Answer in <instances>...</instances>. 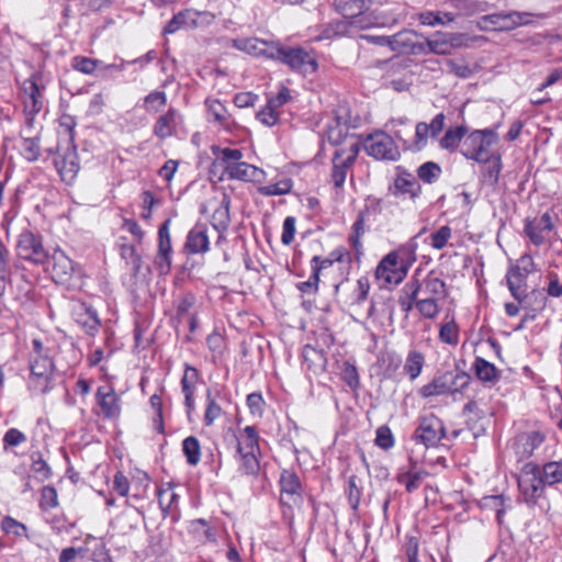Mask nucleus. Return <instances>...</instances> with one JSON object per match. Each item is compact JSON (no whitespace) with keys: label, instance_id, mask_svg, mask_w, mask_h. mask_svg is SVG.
Returning a JSON list of instances; mask_svg holds the SVG:
<instances>
[{"label":"nucleus","instance_id":"obj_13","mask_svg":"<svg viewBox=\"0 0 562 562\" xmlns=\"http://www.w3.org/2000/svg\"><path fill=\"white\" fill-rule=\"evenodd\" d=\"M171 220H166L158 229V251L154 265L159 274H168L171 270V237L169 232Z\"/></svg>","mask_w":562,"mask_h":562},{"label":"nucleus","instance_id":"obj_11","mask_svg":"<svg viewBox=\"0 0 562 562\" xmlns=\"http://www.w3.org/2000/svg\"><path fill=\"white\" fill-rule=\"evenodd\" d=\"M521 265L510 266L507 274V286L514 299H519V294L526 291L527 278L532 272L533 261L531 257L524 256L520 258Z\"/></svg>","mask_w":562,"mask_h":562},{"label":"nucleus","instance_id":"obj_20","mask_svg":"<svg viewBox=\"0 0 562 562\" xmlns=\"http://www.w3.org/2000/svg\"><path fill=\"white\" fill-rule=\"evenodd\" d=\"M76 273V265L63 251H55L52 263V278L56 283L68 284Z\"/></svg>","mask_w":562,"mask_h":562},{"label":"nucleus","instance_id":"obj_50","mask_svg":"<svg viewBox=\"0 0 562 562\" xmlns=\"http://www.w3.org/2000/svg\"><path fill=\"white\" fill-rule=\"evenodd\" d=\"M143 108L148 113H158L167 104L165 91H151L144 99Z\"/></svg>","mask_w":562,"mask_h":562},{"label":"nucleus","instance_id":"obj_33","mask_svg":"<svg viewBox=\"0 0 562 562\" xmlns=\"http://www.w3.org/2000/svg\"><path fill=\"white\" fill-rule=\"evenodd\" d=\"M481 164L485 165L482 172V181L490 187H495L498 183L499 173L503 168L501 154L492 153Z\"/></svg>","mask_w":562,"mask_h":562},{"label":"nucleus","instance_id":"obj_53","mask_svg":"<svg viewBox=\"0 0 562 562\" xmlns=\"http://www.w3.org/2000/svg\"><path fill=\"white\" fill-rule=\"evenodd\" d=\"M351 135H349V130L338 125L336 122H333L328 125L327 130V138L328 142L336 146L337 148L344 145Z\"/></svg>","mask_w":562,"mask_h":562},{"label":"nucleus","instance_id":"obj_5","mask_svg":"<svg viewBox=\"0 0 562 562\" xmlns=\"http://www.w3.org/2000/svg\"><path fill=\"white\" fill-rule=\"evenodd\" d=\"M372 0H334L335 9L345 19H351V24L357 29H368L373 26L374 20L368 10Z\"/></svg>","mask_w":562,"mask_h":562},{"label":"nucleus","instance_id":"obj_45","mask_svg":"<svg viewBox=\"0 0 562 562\" xmlns=\"http://www.w3.org/2000/svg\"><path fill=\"white\" fill-rule=\"evenodd\" d=\"M334 122H336L338 125H341L348 130L350 128H357L360 123V116L359 115H352L351 110L349 106L345 104H340L337 106V109L334 111Z\"/></svg>","mask_w":562,"mask_h":562},{"label":"nucleus","instance_id":"obj_29","mask_svg":"<svg viewBox=\"0 0 562 562\" xmlns=\"http://www.w3.org/2000/svg\"><path fill=\"white\" fill-rule=\"evenodd\" d=\"M521 308L532 313L531 319H535L537 314L542 312L547 305V295L543 290L535 289L529 293L526 291L519 294V299H515Z\"/></svg>","mask_w":562,"mask_h":562},{"label":"nucleus","instance_id":"obj_60","mask_svg":"<svg viewBox=\"0 0 562 562\" xmlns=\"http://www.w3.org/2000/svg\"><path fill=\"white\" fill-rule=\"evenodd\" d=\"M341 378L351 390L356 391L359 389L360 378L357 368L348 361L344 362Z\"/></svg>","mask_w":562,"mask_h":562},{"label":"nucleus","instance_id":"obj_37","mask_svg":"<svg viewBox=\"0 0 562 562\" xmlns=\"http://www.w3.org/2000/svg\"><path fill=\"white\" fill-rule=\"evenodd\" d=\"M221 397V392H213L211 389L206 390L205 400L206 407L204 413V424L206 426L213 425V423L223 414V409L218 404L217 400Z\"/></svg>","mask_w":562,"mask_h":562},{"label":"nucleus","instance_id":"obj_35","mask_svg":"<svg viewBox=\"0 0 562 562\" xmlns=\"http://www.w3.org/2000/svg\"><path fill=\"white\" fill-rule=\"evenodd\" d=\"M543 440L544 437L539 431H531L519 436L515 442L517 454H519L520 458L530 457Z\"/></svg>","mask_w":562,"mask_h":562},{"label":"nucleus","instance_id":"obj_47","mask_svg":"<svg viewBox=\"0 0 562 562\" xmlns=\"http://www.w3.org/2000/svg\"><path fill=\"white\" fill-rule=\"evenodd\" d=\"M196 300L193 293L188 292L184 293L181 297H179L176 305V316L173 322L177 326H179L186 316L190 317V310L195 304Z\"/></svg>","mask_w":562,"mask_h":562},{"label":"nucleus","instance_id":"obj_52","mask_svg":"<svg viewBox=\"0 0 562 562\" xmlns=\"http://www.w3.org/2000/svg\"><path fill=\"white\" fill-rule=\"evenodd\" d=\"M102 61L99 59H93L86 56H75L71 59V67L85 75L93 74L99 67H101Z\"/></svg>","mask_w":562,"mask_h":562},{"label":"nucleus","instance_id":"obj_44","mask_svg":"<svg viewBox=\"0 0 562 562\" xmlns=\"http://www.w3.org/2000/svg\"><path fill=\"white\" fill-rule=\"evenodd\" d=\"M428 475L429 473L425 470L411 469L409 471L400 474L397 481L398 483L405 485V488L408 493H413L419 487L422 481Z\"/></svg>","mask_w":562,"mask_h":562},{"label":"nucleus","instance_id":"obj_15","mask_svg":"<svg viewBox=\"0 0 562 562\" xmlns=\"http://www.w3.org/2000/svg\"><path fill=\"white\" fill-rule=\"evenodd\" d=\"M423 188L418 179L405 168L396 167L394 179V195H407L409 200L416 201L422 195Z\"/></svg>","mask_w":562,"mask_h":562},{"label":"nucleus","instance_id":"obj_28","mask_svg":"<svg viewBox=\"0 0 562 562\" xmlns=\"http://www.w3.org/2000/svg\"><path fill=\"white\" fill-rule=\"evenodd\" d=\"M198 379H199V371L194 367L186 363L184 373H183V376L181 379V390H182V393L184 395V405H186V408H187L188 416H190L191 413L195 408V405H194V389H195L194 384L198 381Z\"/></svg>","mask_w":562,"mask_h":562},{"label":"nucleus","instance_id":"obj_31","mask_svg":"<svg viewBox=\"0 0 562 562\" xmlns=\"http://www.w3.org/2000/svg\"><path fill=\"white\" fill-rule=\"evenodd\" d=\"M468 133V126L464 124L449 127L439 140L440 148L454 153L462 146V142Z\"/></svg>","mask_w":562,"mask_h":562},{"label":"nucleus","instance_id":"obj_39","mask_svg":"<svg viewBox=\"0 0 562 562\" xmlns=\"http://www.w3.org/2000/svg\"><path fill=\"white\" fill-rule=\"evenodd\" d=\"M539 472L546 486H552L562 482V462L551 461L539 465Z\"/></svg>","mask_w":562,"mask_h":562},{"label":"nucleus","instance_id":"obj_41","mask_svg":"<svg viewBox=\"0 0 562 562\" xmlns=\"http://www.w3.org/2000/svg\"><path fill=\"white\" fill-rule=\"evenodd\" d=\"M425 364V357L420 351L409 350L404 364V371L411 380H415L422 373Z\"/></svg>","mask_w":562,"mask_h":562},{"label":"nucleus","instance_id":"obj_17","mask_svg":"<svg viewBox=\"0 0 562 562\" xmlns=\"http://www.w3.org/2000/svg\"><path fill=\"white\" fill-rule=\"evenodd\" d=\"M278 43L256 37L234 40V47L256 57L273 59Z\"/></svg>","mask_w":562,"mask_h":562},{"label":"nucleus","instance_id":"obj_25","mask_svg":"<svg viewBox=\"0 0 562 562\" xmlns=\"http://www.w3.org/2000/svg\"><path fill=\"white\" fill-rule=\"evenodd\" d=\"M95 397L104 417L113 418L120 414L119 397L112 386H100Z\"/></svg>","mask_w":562,"mask_h":562},{"label":"nucleus","instance_id":"obj_1","mask_svg":"<svg viewBox=\"0 0 562 562\" xmlns=\"http://www.w3.org/2000/svg\"><path fill=\"white\" fill-rule=\"evenodd\" d=\"M498 125L494 127L474 130L468 132L462 142L460 154L467 159L482 162L490 156V147L498 143V134L496 132Z\"/></svg>","mask_w":562,"mask_h":562},{"label":"nucleus","instance_id":"obj_10","mask_svg":"<svg viewBox=\"0 0 562 562\" xmlns=\"http://www.w3.org/2000/svg\"><path fill=\"white\" fill-rule=\"evenodd\" d=\"M43 78L42 72L36 71L30 78L25 79L22 83L23 110H27L31 113H40L44 108V86H41Z\"/></svg>","mask_w":562,"mask_h":562},{"label":"nucleus","instance_id":"obj_40","mask_svg":"<svg viewBox=\"0 0 562 562\" xmlns=\"http://www.w3.org/2000/svg\"><path fill=\"white\" fill-rule=\"evenodd\" d=\"M424 55L427 54H436V55H450L452 53L449 42L447 41L445 34H437L431 38H426L424 41Z\"/></svg>","mask_w":562,"mask_h":562},{"label":"nucleus","instance_id":"obj_6","mask_svg":"<svg viewBox=\"0 0 562 562\" xmlns=\"http://www.w3.org/2000/svg\"><path fill=\"white\" fill-rule=\"evenodd\" d=\"M363 147L366 153L376 160L396 161L401 157V153L393 137L384 132H376L369 135Z\"/></svg>","mask_w":562,"mask_h":562},{"label":"nucleus","instance_id":"obj_59","mask_svg":"<svg viewBox=\"0 0 562 562\" xmlns=\"http://www.w3.org/2000/svg\"><path fill=\"white\" fill-rule=\"evenodd\" d=\"M436 297H427L416 301V307L425 318H435L439 312Z\"/></svg>","mask_w":562,"mask_h":562},{"label":"nucleus","instance_id":"obj_48","mask_svg":"<svg viewBox=\"0 0 562 562\" xmlns=\"http://www.w3.org/2000/svg\"><path fill=\"white\" fill-rule=\"evenodd\" d=\"M504 503L505 499L503 495H487L479 501V506L482 509L494 510L496 513V519L501 524L502 517L505 514Z\"/></svg>","mask_w":562,"mask_h":562},{"label":"nucleus","instance_id":"obj_23","mask_svg":"<svg viewBox=\"0 0 562 562\" xmlns=\"http://www.w3.org/2000/svg\"><path fill=\"white\" fill-rule=\"evenodd\" d=\"M446 391L450 395L462 393L471 383L472 376L456 363L454 369L441 373Z\"/></svg>","mask_w":562,"mask_h":562},{"label":"nucleus","instance_id":"obj_4","mask_svg":"<svg viewBox=\"0 0 562 562\" xmlns=\"http://www.w3.org/2000/svg\"><path fill=\"white\" fill-rule=\"evenodd\" d=\"M445 437V424L432 413L418 417V425L412 435L416 443H422L426 448L437 447Z\"/></svg>","mask_w":562,"mask_h":562},{"label":"nucleus","instance_id":"obj_62","mask_svg":"<svg viewBox=\"0 0 562 562\" xmlns=\"http://www.w3.org/2000/svg\"><path fill=\"white\" fill-rule=\"evenodd\" d=\"M375 445L384 450L394 446V438L387 426H380L376 429Z\"/></svg>","mask_w":562,"mask_h":562},{"label":"nucleus","instance_id":"obj_3","mask_svg":"<svg viewBox=\"0 0 562 562\" xmlns=\"http://www.w3.org/2000/svg\"><path fill=\"white\" fill-rule=\"evenodd\" d=\"M518 487L528 505L533 506L538 503L546 487L538 464L528 462L522 467L518 476Z\"/></svg>","mask_w":562,"mask_h":562},{"label":"nucleus","instance_id":"obj_18","mask_svg":"<svg viewBox=\"0 0 562 562\" xmlns=\"http://www.w3.org/2000/svg\"><path fill=\"white\" fill-rule=\"evenodd\" d=\"M405 273V271H400L398 269V256L396 252H390L384 256L375 269V278L383 280L387 284L392 282L395 284L400 283Z\"/></svg>","mask_w":562,"mask_h":562},{"label":"nucleus","instance_id":"obj_12","mask_svg":"<svg viewBox=\"0 0 562 562\" xmlns=\"http://www.w3.org/2000/svg\"><path fill=\"white\" fill-rule=\"evenodd\" d=\"M31 379L33 389L46 393L50 389L54 362L49 356L31 357Z\"/></svg>","mask_w":562,"mask_h":562},{"label":"nucleus","instance_id":"obj_30","mask_svg":"<svg viewBox=\"0 0 562 562\" xmlns=\"http://www.w3.org/2000/svg\"><path fill=\"white\" fill-rule=\"evenodd\" d=\"M347 150L345 148H336L331 159V179L334 181L335 188L337 189H341L344 187L348 171L353 166L344 159Z\"/></svg>","mask_w":562,"mask_h":562},{"label":"nucleus","instance_id":"obj_36","mask_svg":"<svg viewBox=\"0 0 562 562\" xmlns=\"http://www.w3.org/2000/svg\"><path fill=\"white\" fill-rule=\"evenodd\" d=\"M473 370L476 378L484 383L495 384L501 379L499 370L482 357H476L473 362Z\"/></svg>","mask_w":562,"mask_h":562},{"label":"nucleus","instance_id":"obj_43","mask_svg":"<svg viewBox=\"0 0 562 562\" xmlns=\"http://www.w3.org/2000/svg\"><path fill=\"white\" fill-rule=\"evenodd\" d=\"M441 172V167L437 162L426 161L417 168L416 178L418 179V181H423L424 183L427 184H432L440 178Z\"/></svg>","mask_w":562,"mask_h":562},{"label":"nucleus","instance_id":"obj_22","mask_svg":"<svg viewBox=\"0 0 562 562\" xmlns=\"http://www.w3.org/2000/svg\"><path fill=\"white\" fill-rule=\"evenodd\" d=\"M75 321L87 335L93 337L98 334L101 326V321L98 317L97 311L86 303H81L74 312Z\"/></svg>","mask_w":562,"mask_h":562},{"label":"nucleus","instance_id":"obj_27","mask_svg":"<svg viewBox=\"0 0 562 562\" xmlns=\"http://www.w3.org/2000/svg\"><path fill=\"white\" fill-rule=\"evenodd\" d=\"M225 171L231 179L241 181H260L265 175L262 169L244 161L228 164Z\"/></svg>","mask_w":562,"mask_h":562},{"label":"nucleus","instance_id":"obj_57","mask_svg":"<svg viewBox=\"0 0 562 562\" xmlns=\"http://www.w3.org/2000/svg\"><path fill=\"white\" fill-rule=\"evenodd\" d=\"M440 341L456 346L459 342V328L454 319L441 325L439 330Z\"/></svg>","mask_w":562,"mask_h":562},{"label":"nucleus","instance_id":"obj_8","mask_svg":"<svg viewBox=\"0 0 562 562\" xmlns=\"http://www.w3.org/2000/svg\"><path fill=\"white\" fill-rule=\"evenodd\" d=\"M214 15L210 12H201L193 9H186L172 16L162 30L164 34H173L181 29H195L209 25L213 22Z\"/></svg>","mask_w":562,"mask_h":562},{"label":"nucleus","instance_id":"obj_24","mask_svg":"<svg viewBox=\"0 0 562 562\" xmlns=\"http://www.w3.org/2000/svg\"><path fill=\"white\" fill-rule=\"evenodd\" d=\"M514 18H519L516 11L492 13L481 18L482 30L512 31L515 30Z\"/></svg>","mask_w":562,"mask_h":562},{"label":"nucleus","instance_id":"obj_34","mask_svg":"<svg viewBox=\"0 0 562 562\" xmlns=\"http://www.w3.org/2000/svg\"><path fill=\"white\" fill-rule=\"evenodd\" d=\"M302 357L308 370L315 373L326 370L327 358L324 350L317 349L311 345H305L302 350Z\"/></svg>","mask_w":562,"mask_h":562},{"label":"nucleus","instance_id":"obj_38","mask_svg":"<svg viewBox=\"0 0 562 562\" xmlns=\"http://www.w3.org/2000/svg\"><path fill=\"white\" fill-rule=\"evenodd\" d=\"M237 453L240 456L238 471L244 475H257L260 469V464L255 452L250 450L244 452L241 443L238 442Z\"/></svg>","mask_w":562,"mask_h":562},{"label":"nucleus","instance_id":"obj_61","mask_svg":"<svg viewBox=\"0 0 562 562\" xmlns=\"http://www.w3.org/2000/svg\"><path fill=\"white\" fill-rule=\"evenodd\" d=\"M451 237V228L448 225L441 226L438 231L430 235V245L435 249H442L447 246L449 238Z\"/></svg>","mask_w":562,"mask_h":562},{"label":"nucleus","instance_id":"obj_51","mask_svg":"<svg viewBox=\"0 0 562 562\" xmlns=\"http://www.w3.org/2000/svg\"><path fill=\"white\" fill-rule=\"evenodd\" d=\"M31 470L32 472L37 475V477L41 481L48 480L53 472L50 467L47 464V462L43 459L42 453L40 451H34L31 454Z\"/></svg>","mask_w":562,"mask_h":562},{"label":"nucleus","instance_id":"obj_9","mask_svg":"<svg viewBox=\"0 0 562 562\" xmlns=\"http://www.w3.org/2000/svg\"><path fill=\"white\" fill-rule=\"evenodd\" d=\"M16 251L20 258L36 265H44L48 259L42 237L31 231H24L20 234Z\"/></svg>","mask_w":562,"mask_h":562},{"label":"nucleus","instance_id":"obj_19","mask_svg":"<svg viewBox=\"0 0 562 562\" xmlns=\"http://www.w3.org/2000/svg\"><path fill=\"white\" fill-rule=\"evenodd\" d=\"M553 228L554 225L549 212L543 213L537 222L530 218L525 220L524 232L536 246L543 245L546 241L544 232H551Z\"/></svg>","mask_w":562,"mask_h":562},{"label":"nucleus","instance_id":"obj_7","mask_svg":"<svg viewBox=\"0 0 562 562\" xmlns=\"http://www.w3.org/2000/svg\"><path fill=\"white\" fill-rule=\"evenodd\" d=\"M280 504L283 507L300 506L303 503L304 487L300 476L292 470H283L279 479Z\"/></svg>","mask_w":562,"mask_h":562},{"label":"nucleus","instance_id":"obj_14","mask_svg":"<svg viewBox=\"0 0 562 562\" xmlns=\"http://www.w3.org/2000/svg\"><path fill=\"white\" fill-rule=\"evenodd\" d=\"M417 37L419 34L404 29L391 35V50L400 54L420 55L425 52L424 42H418Z\"/></svg>","mask_w":562,"mask_h":562},{"label":"nucleus","instance_id":"obj_2","mask_svg":"<svg viewBox=\"0 0 562 562\" xmlns=\"http://www.w3.org/2000/svg\"><path fill=\"white\" fill-rule=\"evenodd\" d=\"M273 60H279L289 66L291 70L311 75L317 70V61L312 52L295 46H284L278 43Z\"/></svg>","mask_w":562,"mask_h":562},{"label":"nucleus","instance_id":"obj_58","mask_svg":"<svg viewBox=\"0 0 562 562\" xmlns=\"http://www.w3.org/2000/svg\"><path fill=\"white\" fill-rule=\"evenodd\" d=\"M445 65L447 67V71L456 75L458 78L468 79L473 75L470 66L463 60L458 61L456 59H447Z\"/></svg>","mask_w":562,"mask_h":562},{"label":"nucleus","instance_id":"obj_63","mask_svg":"<svg viewBox=\"0 0 562 562\" xmlns=\"http://www.w3.org/2000/svg\"><path fill=\"white\" fill-rule=\"evenodd\" d=\"M339 148H345L347 153L344 156V159L349 164H355L359 151H360V143L356 138L355 134H351L348 142H346L344 145H341Z\"/></svg>","mask_w":562,"mask_h":562},{"label":"nucleus","instance_id":"obj_16","mask_svg":"<svg viewBox=\"0 0 562 562\" xmlns=\"http://www.w3.org/2000/svg\"><path fill=\"white\" fill-rule=\"evenodd\" d=\"M182 123V115L176 109L170 106L166 113L161 114L153 126V134L164 140L176 135L177 127Z\"/></svg>","mask_w":562,"mask_h":562},{"label":"nucleus","instance_id":"obj_54","mask_svg":"<svg viewBox=\"0 0 562 562\" xmlns=\"http://www.w3.org/2000/svg\"><path fill=\"white\" fill-rule=\"evenodd\" d=\"M355 27L351 24V19H341L329 23L323 31L325 37L342 36L349 33V29Z\"/></svg>","mask_w":562,"mask_h":562},{"label":"nucleus","instance_id":"obj_49","mask_svg":"<svg viewBox=\"0 0 562 562\" xmlns=\"http://www.w3.org/2000/svg\"><path fill=\"white\" fill-rule=\"evenodd\" d=\"M419 395L424 398L434 397V396H440V395H447L446 386L443 379L441 376V373L434 376V379L423 385L419 391Z\"/></svg>","mask_w":562,"mask_h":562},{"label":"nucleus","instance_id":"obj_42","mask_svg":"<svg viewBox=\"0 0 562 562\" xmlns=\"http://www.w3.org/2000/svg\"><path fill=\"white\" fill-rule=\"evenodd\" d=\"M346 494L348 497V503L353 512V514L358 513L361 496H362V487L360 486V479L352 474L348 477Z\"/></svg>","mask_w":562,"mask_h":562},{"label":"nucleus","instance_id":"obj_21","mask_svg":"<svg viewBox=\"0 0 562 562\" xmlns=\"http://www.w3.org/2000/svg\"><path fill=\"white\" fill-rule=\"evenodd\" d=\"M190 255L205 254L210 249L207 228L204 224L194 225L188 233L183 246Z\"/></svg>","mask_w":562,"mask_h":562},{"label":"nucleus","instance_id":"obj_55","mask_svg":"<svg viewBox=\"0 0 562 562\" xmlns=\"http://www.w3.org/2000/svg\"><path fill=\"white\" fill-rule=\"evenodd\" d=\"M292 189V180L283 179L277 183L259 187L258 191L265 196L271 195H284L288 194Z\"/></svg>","mask_w":562,"mask_h":562},{"label":"nucleus","instance_id":"obj_46","mask_svg":"<svg viewBox=\"0 0 562 562\" xmlns=\"http://www.w3.org/2000/svg\"><path fill=\"white\" fill-rule=\"evenodd\" d=\"M182 451L190 465H196L201 458V447L196 437L189 436L182 441Z\"/></svg>","mask_w":562,"mask_h":562},{"label":"nucleus","instance_id":"obj_26","mask_svg":"<svg viewBox=\"0 0 562 562\" xmlns=\"http://www.w3.org/2000/svg\"><path fill=\"white\" fill-rule=\"evenodd\" d=\"M205 103L209 115L212 116L213 122L217 123L229 133H233L238 127L232 114L228 113L227 109L220 100H206Z\"/></svg>","mask_w":562,"mask_h":562},{"label":"nucleus","instance_id":"obj_56","mask_svg":"<svg viewBox=\"0 0 562 562\" xmlns=\"http://www.w3.org/2000/svg\"><path fill=\"white\" fill-rule=\"evenodd\" d=\"M425 291L437 300L445 299L448 295L446 283L437 277H427L425 279Z\"/></svg>","mask_w":562,"mask_h":562},{"label":"nucleus","instance_id":"obj_32","mask_svg":"<svg viewBox=\"0 0 562 562\" xmlns=\"http://www.w3.org/2000/svg\"><path fill=\"white\" fill-rule=\"evenodd\" d=\"M41 139H42V127L35 131L34 136L24 137L22 134V139L20 144V155L29 162L37 161L42 156L41 148Z\"/></svg>","mask_w":562,"mask_h":562},{"label":"nucleus","instance_id":"obj_64","mask_svg":"<svg viewBox=\"0 0 562 562\" xmlns=\"http://www.w3.org/2000/svg\"><path fill=\"white\" fill-rule=\"evenodd\" d=\"M1 529L5 533H12L18 537L22 536L26 531V526L14 518L7 516L2 519Z\"/></svg>","mask_w":562,"mask_h":562}]
</instances>
